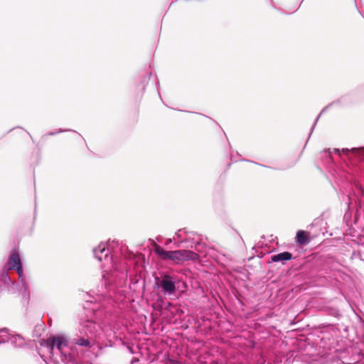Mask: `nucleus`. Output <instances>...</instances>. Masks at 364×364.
Segmentation results:
<instances>
[{
    "label": "nucleus",
    "instance_id": "obj_1",
    "mask_svg": "<svg viewBox=\"0 0 364 364\" xmlns=\"http://www.w3.org/2000/svg\"><path fill=\"white\" fill-rule=\"evenodd\" d=\"M155 253L162 259H170L176 264H180L188 260H196L199 256L197 253L186 250L166 251L161 247L156 245Z\"/></svg>",
    "mask_w": 364,
    "mask_h": 364
},
{
    "label": "nucleus",
    "instance_id": "obj_2",
    "mask_svg": "<svg viewBox=\"0 0 364 364\" xmlns=\"http://www.w3.org/2000/svg\"><path fill=\"white\" fill-rule=\"evenodd\" d=\"M176 278L165 274L161 277L159 286L167 294H173L176 289Z\"/></svg>",
    "mask_w": 364,
    "mask_h": 364
},
{
    "label": "nucleus",
    "instance_id": "obj_3",
    "mask_svg": "<svg viewBox=\"0 0 364 364\" xmlns=\"http://www.w3.org/2000/svg\"><path fill=\"white\" fill-rule=\"evenodd\" d=\"M8 264L10 269H15L19 278L23 277V268L21 261L19 255L16 252L13 251L9 256Z\"/></svg>",
    "mask_w": 364,
    "mask_h": 364
},
{
    "label": "nucleus",
    "instance_id": "obj_4",
    "mask_svg": "<svg viewBox=\"0 0 364 364\" xmlns=\"http://www.w3.org/2000/svg\"><path fill=\"white\" fill-rule=\"evenodd\" d=\"M110 250L109 247H107L106 245L101 243L99 246L94 250L95 257L99 260L102 261L103 259L109 260V255Z\"/></svg>",
    "mask_w": 364,
    "mask_h": 364
},
{
    "label": "nucleus",
    "instance_id": "obj_5",
    "mask_svg": "<svg viewBox=\"0 0 364 364\" xmlns=\"http://www.w3.org/2000/svg\"><path fill=\"white\" fill-rule=\"evenodd\" d=\"M103 277L105 279L109 280L110 282H117V279L124 280L126 277V272L125 269L123 270H117V267H114V271L111 272V274H107L103 275Z\"/></svg>",
    "mask_w": 364,
    "mask_h": 364
},
{
    "label": "nucleus",
    "instance_id": "obj_6",
    "mask_svg": "<svg viewBox=\"0 0 364 364\" xmlns=\"http://www.w3.org/2000/svg\"><path fill=\"white\" fill-rule=\"evenodd\" d=\"M48 345L51 349L56 346L59 350H61L63 346L66 345L65 340L62 337H53L48 340Z\"/></svg>",
    "mask_w": 364,
    "mask_h": 364
},
{
    "label": "nucleus",
    "instance_id": "obj_7",
    "mask_svg": "<svg viewBox=\"0 0 364 364\" xmlns=\"http://www.w3.org/2000/svg\"><path fill=\"white\" fill-rule=\"evenodd\" d=\"M292 255L289 252H284L271 257V261L273 262H282V263L291 259Z\"/></svg>",
    "mask_w": 364,
    "mask_h": 364
},
{
    "label": "nucleus",
    "instance_id": "obj_8",
    "mask_svg": "<svg viewBox=\"0 0 364 364\" xmlns=\"http://www.w3.org/2000/svg\"><path fill=\"white\" fill-rule=\"evenodd\" d=\"M296 242L300 245H304L308 242V238L306 232L303 230H299L296 234Z\"/></svg>",
    "mask_w": 364,
    "mask_h": 364
},
{
    "label": "nucleus",
    "instance_id": "obj_9",
    "mask_svg": "<svg viewBox=\"0 0 364 364\" xmlns=\"http://www.w3.org/2000/svg\"><path fill=\"white\" fill-rule=\"evenodd\" d=\"M75 343L81 346L90 347V341L84 338H79L75 340Z\"/></svg>",
    "mask_w": 364,
    "mask_h": 364
},
{
    "label": "nucleus",
    "instance_id": "obj_10",
    "mask_svg": "<svg viewBox=\"0 0 364 364\" xmlns=\"http://www.w3.org/2000/svg\"><path fill=\"white\" fill-rule=\"evenodd\" d=\"M185 232V233H187V232L185 230H179L177 232H176V236L178 237V238L179 239H182L183 237V232Z\"/></svg>",
    "mask_w": 364,
    "mask_h": 364
},
{
    "label": "nucleus",
    "instance_id": "obj_11",
    "mask_svg": "<svg viewBox=\"0 0 364 364\" xmlns=\"http://www.w3.org/2000/svg\"><path fill=\"white\" fill-rule=\"evenodd\" d=\"M334 151H335L336 153H337L338 154H341V151H340V150H339V149H334Z\"/></svg>",
    "mask_w": 364,
    "mask_h": 364
},
{
    "label": "nucleus",
    "instance_id": "obj_12",
    "mask_svg": "<svg viewBox=\"0 0 364 364\" xmlns=\"http://www.w3.org/2000/svg\"><path fill=\"white\" fill-rule=\"evenodd\" d=\"M348 151H349V150H348V149H342V152H343V153H347Z\"/></svg>",
    "mask_w": 364,
    "mask_h": 364
},
{
    "label": "nucleus",
    "instance_id": "obj_13",
    "mask_svg": "<svg viewBox=\"0 0 364 364\" xmlns=\"http://www.w3.org/2000/svg\"><path fill=\"white\" fill-rule=\"evenodd\" d=\"M171 241H172V240H171V239H169V240L167 241V243H168V242H171Z\"/></svg>",
    "mask_w": 364,
    "mask_h": 364
},
{
    "label": "nucleus",
    "instance_id": "obj_14",
    "mask_svg": "<svg viewBox=\"0 0 364 364\" xmlns=\"http://www.w3.org/2000/svg\"><path fill=\"white\" fill-rule=\"evenodd\" d=\"M355 150H357V149H352V151H353Z\"/></svg>",
    "mask_w": 364,
    "mask_h": 364
}]
</instances>
